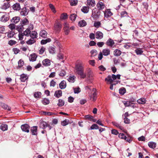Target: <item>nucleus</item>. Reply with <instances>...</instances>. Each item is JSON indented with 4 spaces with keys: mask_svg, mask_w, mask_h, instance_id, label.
I'll return each mask as SVG.
<instances>
[{
    "mask_svg": "<svg viewBox=\"0 0 158 158\" xmlns=\"http://www.w3.org/2000/svg\"><path fill=\"white\" fill-rule=\"evenodd\" d=\"M92 56H95L97 54V51L96 50H93L90 52Z\"/></svg>",
    "mask_w": 158,
    "mask_h": 158,
    "instance_id": "obj_60",
    "label": "nucleus"
},
{
    "mask_svg": "<svg viewBox=\"0 0 158 158\" xmlns=\"http://www.w3.org/2000/svg\"><path fill=\"white\" fill-rule=\"evenodd\" d=\"M101 25V22L99 21H95L94 22V26L96 28H98Z\"/></svg>",
    "mask_w": 158,
    "mask_h": 158,
    "instance_id": "obj_49",
    "label": "nucleus"
},
{
    "mask_svg": "<svg viewBox=\"0 0 158 158\" xmlns=\"http://www.w3.org/2000/svg\"><path fill=\"white\" fill-rule=\"evenodd\" d=\"M10 6V4L9 2H6L3 3L0 7V8L4 10H6L8 9Z\"/></svg>",
    "mask_w": 158,
    "mask_h": 158,
    "instance_id": "obj_10",
    "label": "nucleus"
},
{
    "mask_svg": "<svg viewBox=\"0 0 158 158\" xmlns=\"http://www.w3.org/2000/svg\"><path fill=\"white\" fill-rule=\"evenodd\" d=\"M121 54V51L118 49H116L114 52V55L115 56H119Z\"/></svg>",
    "mask_w": 158,
    "mask_h": 158,
    "instance_id": "obj_37",
    "label": "nucleus"
},
{
    "mask_svg": "<svg viewBox=\"0 0 158 158\" xmlns=\"http://www.w3.org/2000/svg\"><path fill=\"white\" fill-rule=\"evenodd\" d=\"M137 102L139 104H143L146 103V100L144 98H141L138 100Z\"/></svg>",
    "mask_w": 158,
    "mask_h": 158,
    "instance_id": "obj_33",
    "label": "nucleus"
},
{
    "mask_svg": "<svg viewBox=\"0 0 158 158\" xmlns=\"http://www.w3.org/2000/svg\"><path fill=\"white\" fill-rule=\"evenodd\" d=\"M37 56L35 53L31 54L29 56V60L30 61H34L36 60Z\"/></svg>",
    "mask_w": 158,
    "mask_h": 158,
    "instance_id": "obj_21",
    "label": "nucleus"
},
{
    "mask_svg": "<svg viewBox=\"0 0 158 158\" xmlns=\"http://www.w3.org/2000/svg\"><path fill=\"white\" fill-rule=\"evenodd\" d=\"M70 123V122L69 120L65 119L61 122V124L62 126H66Z\"/></svg>",
    "mask_w": 158,
    "mask_h": 158,
    "instance_id": "obj_38",
    "label": "nucleus"
},
{
    "mask_svg": "<svg viewBox=\"0 0 158 158\" xmlns=\"http://www.w3.org/2000/svg\"><path fill=\"white\" fill-rule=\"evenodd\" d=\"M0 129L3 131H5L8 129V126L6 124H2L0 126Z\"/></svg>",
    "mask_w": 158,
    "mask_h": 158,
    "instance_id": "obj_41",
    "label": "nucleus"
},
{
    "mask_svg": "<svg viewBox=\"0 0 158 158\" xmlns=\"http://www.w3.org/2000/svg\"><path fill=\"white\" fill-rule=\"evenodd\" d=\"M16 43V42L15 40H9L8 42V44L10 46H12L13 45H15Z\"/></svg>",
    "mask_w": 158,
    "mask_h": 158,
    "instance_id": "obj_56",
    "label": "nucleus"
},
{
    "mask_svg": "<svg viewBox=\"0 0 158 158\" xmlns=\"http://www.w3.org/2000/svg\"><path fill=\"white\" fill-rule=\"evenodd\" d=\"M49 52L52 54H55L56 53L55 48L54 47L49 46L48 48Z\"/></svg>",
    "mask_w": 158,
    "mask_h": 158,
    "instance_id": "obj_25",
    "label": "nucleus"
},
{
    "mask_svg": "<svg viewBox=\"0 0 158 158\" xmlns=\"http://www.w3.org/2000/svg\"><path fill=\"white\" fill-rule=\"evenodd\" d=\"M120 15L122 17H124L127 15V13L125 11H124L121 12Z\"/></svg>",
    "mask_w": 158,
    "mask_h": 158,
    "instance_id": "obj_62",
    "label": "nucleus"
},
{
    "mask_svg": "<svg viewBox=\"0 0 158 158\" xmlns=\"http://www.w3.org/2000/svg\"><path fill=\"white\" fill-rule=\"evenodd\" d=\"M13 9L15 10H19L21 9L20 4L18 3H16L14 4L12 6Z\"/></svg>",
    "mask_w": 158,
    "mask_h": 158,
    "instance_id": "obj_15",
    "label": "nucleus"
},
{
    "mask_svg": "<svg viewBox=\"0 0 158 158\" xmlns=\"http://www.w3.org/2000/svg\"><path fill=\"white\" fill-rule=\"evenodd\" d=\"M149 147L152 148H154L156 146V143L153 142H150L148 143Z\"/></svg>",
    "mask_w": 158,
    "mask_h": 158,
    "instance_id": "obj_35",
    "label": "nucleus"
},
{
    "mask_svg": "<svg viewBox=\"0 0 158 158\" xmlns=\"http://www.w3.org/2000/svg\"><path fill=\"white\" fill-rule=\"evenodd\" d=\"M135 52L137 55H140L142 54L143 51L141 49L137 48L135 50Z\"/></svg>",
    "mask_w": 158,
    "mask_h": 158,
    "instance_id": "obj_45",
    "label": "nucleus"
},
{
    "mask_svg": "<svg viewBox=\"0 0 158 158\" xmlns=\"http://www.w3.org/2000/svg\"><path fill=\"white\" fill-rule=\"evenodd\" d=\"M96 38L98 39H102L103 36V33L100 31H97L95 34Z\"/></svg>",
    "mask_w": 158,
    "mask_h": 158,
    "instance_id": "obj_12",
    "label": "nucleus"
},
{
    "mask_svg": "<svg viewBox=\"0 0 158 158\" xmlns=\"http://www.w3.org/2000/svg\"><path fill=\"white\" fill-rule=\"evenodd\" d=\"M47 32L45 30L41 31L40 33V36L43 38H45L47 37Z\"/></svg>",
    "mask_w": 158,
    "mask_h": 158,
    "instance_id": "obj_30",
    "label": "nucleus"
},
{
    "mask_svg": "<svg viewBox=\"0 0 158 158\" xmlns=\"http://www.w3.org/2000/svg\"><path fill=\"white\" fill-rule=\"evenodd\" d=\"M95 34L92 33H91L89 34V37L91 40H93L95 39Z\"/></svg>",
    "mask_w": 158,
    "mask_h": 158,
    "instance_id": "obj_64",
    "label": "nucleus"
},
{
    "mask_svg": "<svg viewBox=\"0 0 158 158\" xmlns=\"http://www.w3.org/2000/svg\"><path fill=\"white\" fill-rule=\"evenodd\" d=\"M0 106H1L4 109L7 110H10V108L6 104L2 102H0Z\"/></svg>",
    "mask_w": 158,
    "mask_h": 158,
    "instance_id": "obj_26",
    "label": "nucleus"
},
{
    "mask_svg": "<svg viewBox=\"0 0 158 158\" xmlns=\"http://www.w3.org/2000/svg\"><path fill=\"white\" fill-rule=\"evenodd\" d=\"M87 5L89 7H93L95 5V2L94 0H87Z\"/></svg>",
    "mask_w": 158,
    "mask_h": 158,
    "instance_id": "obj_9",
    "label": "nucleus"
},
{
    "mask_svg": "<svg viewBox=\"0 0 158 158\" xmlns=\"http://www.w3.org/2000/svg\"><path fill=\"white\" fill-rule=\"evenodd\" d=\"M37 127L33 126L31 128V131L33 135H36L37 133Z\"/></svg>",
    "mask_w": 158,
    "mask_h": 158,
    "instance_id": "obj_14",
    "label": "nucleus"
},
{
    "mask_svg": "<svg viewBox=\"0 0 158 158\" xmlns=\"http://www.w3.org/2000/svg\"><path fill=\"white\" fill-rule=\"evenodd\" d=\"M49 6L50 8H51V10L52 11L53 13H55L56 12V11L55 10V8L53 5L51 4H50L49 5Z\"/></svg>",
    "mask_w": 158,
    "mask_h": 158,
    "instance_id": "obj_55",
    "label": "nucleus"
},
{
    "mask_svg": "<svg viewBox=\"0 0 158 158\" xmlns=\"http://www.w3.org/2000/svg\"><path fill=\"white\" fill-rule=\"evenodd\" d=\"M62 28V24L61 22L56 21L55 22L54 26V30L57 33H59Z\"/></svg>",
    "mask_w": 158,
    "mask_h": 158,
    "instance_id": "obj_4",
    "label": "nucleus"
},
{
    "mask_svg": "<svg viewBox=\"0 0 158 158\" xmlns=\"http://www.w3.org/2000/svg\"><path fill=\"white\" fill-rule=\"evenodd\" d=\"M66 74V72L64 70H61L60 73L59 74V75L60 76L63 77Z\"/></svg>",
    "mask_w": 158,
    "mask_h": 158,
    "instance_id": "obj_59",
    "label": "nucleus"
},
{
    "mask_svg": "<svg viewBox=\"0 0 158 158\" xmlns=\"http://www.w3.org/2000/svg\"><path fill=\"white\" fill-rule=\"evenodd\" d=\"M89 7L88 6H83L81 9V11L85 14L87 13L89 11Z\"/></svg>",
    "mask_w": 158,
    "mask_h": 158,
    "instance_id": "obj_28",
    "label": "nucleus"
},
{
    "mask_svg": "<svg viewBox=\"0 0 158 158\" xmlns=\"http://www.w3.org/2000/svg\"><path fill=\"white\" fill-rule=\"evenodd\" d=\"M99 128V127L96 124H93L90 127V128H89V130H94V129H98Z\"/></svg>",
    "mask_w": 158,
    "mask_h": 158,
    "instance_id": "obj_44",
    "label": "nucleus"
},
{
    "mask_svg": "<svg viewBox=\"0 0 158 158\" xmlns=\"http://www.w3.org/2000/svg\"><path fill=\"white\" fill-rule=\"evenodd\" d=\"M68 18V15L66 13H63L60 16V19L61 20H65Z\"/></svg>",
    "mask_w": 158,
    "mask_h": 158,
    "instance_id": "obj_42",
    "label": "nucleus"
},
{
    "mask_svg": "<svg viewBox=\"0 0 158 158\" xmlns=\"http://www.w3.org/2000/svg\"><path fill=\"white\" fill-rule=\"evenodd\" d=\"M48 126L46 123L44 121H41L40 123L39 127L42 129H45Z\"/></svg>",
    "mask_w": 158,
    "mask_h": 158,
    "instance_id": "obj_22",
    "label": "nucleus"
},
{
    "mask_svg": "<svg viewBox=\"0 0 158 158\" xmlns=\"http://www.w3.org/2000/svg\"><path fill=\"white\" fill-rule=\"evenodd\" d=\"M28 79V77L27 75L23 74L21 75L20 79L22 82H25Z\"/></svg>",
    "mask_w": 158,
    "mask_h": 158,
    "instance_id": "obj_23",
    "label": "nucleus"
},
{
    "mask_svg": "<svg viewBox=\"0 0 158 158\" xmlns=\"http://www.w3.org/2000/svg\"><path fill=\"white\" fill-rule=\"evenodd\" d=\"M105 81H107V84H112L114 81L111 75H108V77L105 78Z\"/></svg>",
    "mask_w": 158,
    "mask_h": 158,
    "instance_id": "obj_18",
    "label": "nucleus"
},
{
    "mask_svg": "<svg viewBox=\"0 0 158 158\" xmlns=\"http://www.w3.org/2000/svg\"><path fill=\"white\" fill-rule=\"evenodd\" d=\"M96 6L98 10H103L105 7V6L104 3L101 2H99L97 3Z\"/></svg>",
    "mask_w": 158,
    "mask_h": 158,
    "instance_id": "obj_8",
    "label": "nucleus"
},
{
    "mask_svg": "<svg viewBox=\"0 0 158 158\" xmlns=\"http://www.w3.org/2000/svg\"><path fill=\"white\" fill-rule=\"evenodd\" d=\"M42 114L46 115L48 116H50L53 114H55V113H52L50 112H47V111H43L42 112Z\"/></svg>",
    "mask_w": 158,
    "mask_h": 158,
    "instance_id": "obj_50",
    "label": "nucleus"
},
{
    "mask_svg": "<svg viewBox=\"0 0 158 158\" xmlns=\"http://www.w3.org/2000/svg\"><path fill=\"white\" fill-rule=\"evenodd\" d=\"M41 93L40 92H35L34 94V96L35 98H38L41 97Z\"/></svg>",
    "mask_w": 158,
    "mask_h": 158,
    "instance_id": "obj_51",
    "label": "nucleus"
},
{
    "mask_svg": "<svg viewBox=\"0 0 158 158\" xmlns=\"http://www.w3.org/2000/svg\"><path fill=\"white\" fill-rule=\"evenodd\" d=\"M57 58L59 60L63 59L64 58V56L61 53H59L57 55Z\"/></svg>",
    "mask_w": 158,
    "mask_h": 158,
    "instance_id": "obj_63",
    "label": "nucleus"
},
{
    "mask_svg": "<svg viewBox=\"0 0 158 158\" xmlns=\"http://www.w3.org/2000/svg\"><path fill=\"white\" fill-rule=\"evenodd\" d=\"M1 15L0 20L2 22L5 23L9 20V14L6 12H2L1 13Z\"/></svg>",
    "mask_w": 158,
    "mask_h": 158,
    "instance_id": "obj_3",
    "label": "nucleus"
},
{
    "mask_svg": "<svg viewBox=\"0 0 158 158\" xmlns=\"http://www.w3.org/2000/svg\"><path fill=\"white\" fill-rule=\"evenodd\" d=\"M60 88L61 89H64L65 88L66 86V83L65 81H62L59 84Z\"/></svg>",
    "mask_w": 158,
    "mask_h": 158,
    "instance_id": "obj_20",
    "label": "nucleus"
},
{
    "mask_svg": "<svg viewBox=\"0 0 158 158\" xmlns=\"http://www.w3.org/2000/svg\"><path fill=\"white\" fill-rule=\"evenodd\" d=\"M87 24L86 22L84 20H81L78 22V25L80 27L85 26Z\"/></svg>",
    "mask_w": 158,
    "mask_h": 158,
    "instance_id": "obj_34",
    "label": "nucleus"
},
{
    "mask_svg": "<svg viewBox=\"0 0 158 158\" xmlns=\"http://www.w3.org/2000/svg\"><path fill=\"white\" fill-rule=\"evenodd\" d=\"M77 3V0H71L70 2V4L71 6H76Z\"/></svg>",
    "mask_w": 158,
    "mask_h": 158,
    "instance_id": "obj_52",
    "label": "nucleus"
},
{
    "mask_svg": "<svg viewBox=\"0 0 158 158\" xmlns=\"http://www.w3.org/2000/svg\"><path fill=\"white\" fill-rule=\"evenodd\" d=\"M42 102L43 104L45 105H47L49 103V101L48 99L46 98L44 99Z\"/></svg>",
    "mask_w": 158,
    "mask_h": 158,
    "instance_id": "obj_58",
    "label": "nucleus"
},
{
    "mask_svg": "<svg viewBox=\"0 0 158 158\" xmlns=\"http://www.w3.org/2000/svg\"><path fill=\"white\" fill-rule=\"evenodd\" d=\"M90 99L92 101H95L97 98V93L94 92L92 94L89 96Z\"/></svg>",
    "mask_w": 158,
    "mask_h": 158,
    "instance_id": "obj_32",
    "label": "nucleus"
},
{
    "mask_svg": "<svg viewBox=\"0 0 158 158\" xmlns=\"http://www.w3.org/2000/svg\"><path fill=\"white\" fill-rule=\"evenodd\" d=\"M106 44L109 47H112L115 43L113 40L110 38L106 41Z\"/></svg>",
    "mask_w": 158,
    "mask_h": 158,
    "instance_id": "obj_11",
    "label": "nucleus"
},
{
    "mask_svg": "<svg viewBox=\"0 0 158 158\" xmlns=\"http://www.w3.org/2000/svg\"><path fill=\"white\" fill-rule=\"evenodd\" d=\"M62 95V91L60 90H59L56 91L54 94V96L58 98L61 96Z\"/></svg>",
    "mask_w": 158,
    "mask_h": 158,
    "instance_id": "obj_31",
    "label": "nucleus"
},
{
    "mask_svg": "<svg viewBox=\"0 0 158 158\" xmlns=\"http://www.w3.org/2000/svg\"><path fill=\"white\" fill-rule=\"evenodd\" d=\"M18 67H21L24 64V61L21 60H20L18 62Z\"/></svg>",
    "mask_w": 158,
    "mask_h": 158,
    "instance_id": "obj_57",
    "label": "nucleus"
},
{
    "mask_svg": "<svg viewBox=\"0 0 158 158\" xmlns=\"http://www.w3.org/2000/svg\"><path fill=\"white\" fill-rule=\"evenodd\" d=\"M20 23L21 25L23 27L24 26L28 25L29 21L26 18H25L21 20Z\"/></svg>",
    "mask_w": 158,
    "mask_h": 158,
    "instance_id": "obj_27",
    "label": "nucleus"
},
{
    "mask_svg": "<svg viewBox=\"0 0 158 158\" xmlns=\"http://www.w3.org/2000/svg\"><path fill=\"white\" fill-rule=\"evenodd\" d=\"M23 29L24 27L21 25L17 26L16 28V29L18 31L19 33L22 32Z\"/></svg>",
    "mask_w": 158,
    "mask_h": 158,
    "instance_id": "obj_39",
    "label": "nucleus"
},
{
    "mask_svg": "<svg viewBox=\"0 0 158 158\" xmlns=\"http://www.w3.org/2000/svg\"><path fill=\"white\" fill-rule=\"evenodd\" d=\"M101 12L99 10L96 11L95 10H92L91 16L94 19H97L99 18Z\"/></svg>",
    "mask_w": 158,
    "mask_h": 158,
    "instance_id": "obj_6",
    "label": "nucleus"
},
{
    "mask_svg": "<svg viewBox=\"0 0 158 158\" xmlns=\"http://www.w3.org/2000/svg\"><path fill=\"white\" fill-rule=\"evenodd\" d=\"M103 12L104 13V18H108L111 17L113 15L112 13L110 11V9H106L103 11Z\"/></svg>",
    "mask_w": 158,
    "mask_h": 158,
    "instance_id": "obj_5",
    "label": "nucleus"
},
{
    "mask_svg": "<svg viewBox=\"0 0 158 158\" xmlns=\"http://www.w3.org/2000/svg\"><path fill=\"white\" fill-rule=\"evenodd\" d=\"M126 89L125 88H121L119 89V93L122 95H123L126 92Z\"/></svg>",
    "mask_w": 158,
    "mask_h": 158,
    "instance_id": "obj_53",
    "label": "nucleus"
},
{
    "mask_svg": "<svg viewBox=\"0 0 158 158\" xmlns=\"http://www.w3.org/2000/svg\"><path fill=\"white\" fill-rule=\"evenodd\" d=\"M20 18L18 16L13 17L11 20V22L14 24H16L19 21Z\"/></svg>",
    "mask_w": 158,
    "mask_h": 158,
    "instance_id": "obj_19",
    "label": "nucleus"
},
{
    "mask_svg": "<svg viewBox=\"0 0 158 158\" xmlns=\"http://www.w3.org/2000/svg\"><path fill=\"white\" fill-rule=\"evenodd\" d=\"M21 128L23 131L28 133L29 131V126L27 124L22 125L21 127Z\"/></svg>",
    "mask_w": 158,
    "mask_h": 158,
    "instance_id": "obj_7",
    "label": "nucleus"
},
{
    "mask_svg": "<svg viewBox=\"0 0 158 158\" xmlns=\"http://www.w3.org/2000/svg\"><path fill=\"white\" fill-rule=\"evenodd\" d=\"M59 102L57 104L58 106H61L64 105V102L62 99H59L58 100Z\"/></svg>",
    "mask_w": 158,
    "mask_h": 158,
    "instance_id": "obj_48",
    "label": "nucleus"
},
{
    "mask_svg": "<svg viewBox=\"0 0 158 158\" xmlns=\"http://www.w3.org/2000/svg\"><path fill=\"white\" fill-rule=\"evenodd\" d=\"M30 36L32 39H34L37 37V33L35 31H33L31 32Z\"/></svg>",
    "mask_w": 158,
    "mask_h": 158,
    "instance_id": "obj_24",
    "label": "nucleus"
},
{
    "mask_svg": "<svg viewBox=\"0 0 158 158\" xmlns=\"http://www.w3.org/2000/svg\"><path fill=\"white\" fill-rule=\"evenodd\" d=\"M35 41L34 39H30L28 40L26 42V43L28 45H31L35 43Z\"/></svg>",
    "mask_w": 158,
    "mask_h": 158,
    "instance_id": "obj_47",
    "label": "nucleus"
},
{
    "mask_svg": "<svg viewBox=\"0 0 158 158\" xmlns=\"http://www.w3.org/2000/svg\"><path fill=\"white\" fill-rule=\"evenodd\" d=\"M8 27L11 30H14L15 29V25L14 24H10L9 26Z\"/></svg>",
    "mask_w": 158,
    "mask_h": 158,
    "instance_id": "obj_61",
    "label": "nucleus"
},
{
    "mask_svg": "<svg viewBox=\"0 0 158 158\" xmlns=\"http://www.w3.org/2000/svg\"><path fill=\"white\" fill-rule=\"evenodd\" d=\"M119 137L122 139H125V140H126V139L127 138V137L126 136V135H125L123 133H120L119 134Z\"/></svg>",
    "mask_w": 158,
    "mask_h": 158,
    "instance_id": "obj_54",
    "label": "nucleus"
},
{
    "mask_svg": "<svg viewBox=\"0 0 158 158\" xmlns=\"http://www.w3.org/2000/svg\"><path fill=\"white\" fill-rule=\"evenodd\" d=\"M102 53L104 56H107L110 54V50L108 48H105L102 51Z\"/></svg>",
    "mask_w": 158,
    "mask_h": 158,
    "instance_id": "obj_17",
    "label": "nucleus"
},
{
    "mask_svg": "<svg viewBox=\"0 0 158 158\" xmlns=\"http://www.w3.org/2000/svg\"><path fill=\"white\" fill-rule=\"evenodd\" d=\"M33 28V26L32 24H30L28 27L23 32H20L18 34L19 40H23L25 36L28 37L30 36L31 30Z\"/></svg>",
    "mask_w": 158,
    "mask_h": 158,
    "instance_id": "obj_2",
    "label": "nucleus"
},
{
    "mask_svg": "<svg viewBox=\"0 0 158 158\" xmlns=\"http://www.w3.org/2000/svg\"><path fill=\"white\" fill-rule=\"evenodd\" d=\"M76 78V77L74 75L70 76L68 77L67 80L69 82L73 83L75 81Z\"/></svg>",
    "mask_w": 158,
    "mask_h": 158,
    "instance_id": "obj_29",
    "label": "nucleus"
},
{
    "mask_svg": "<svg viewBox=\"0 0 158 158\" xmlns=\"http://www.w3.org/2000/svg\"><path fill=\"white\" fill-rule=\"evenodd\" d=\"M77 15L75 14H71L70 16V19L72 21H74L77 17Z\"/></svg>",
    "mask_w": 158,
    "mask_h": 158,
    "instance_id": "obj_46",
    "label": "nucleus"
},
{
    "mask_svg": "<svg viewBox=\"0 0 158 158\" xmlns=\"http://www.w3.org/2000/svg\"><path fill=\"white\" fill-rule=\"evenodd\" d=\"M28 10L26 8H24L21 9L20 14L22 16H25L28 14Z\"/></svg>",
    "mask_w": 158,
    "mask_h": 158,
    "instance_id": "obj_16",
    "label": "nucleus"
},
{
    "mask_svg": "<svg viewBox=\"0 0 158 158\" xmlns=\"http://www.w3.org/2000/svg\"><path fill=\"white\" fill-rule=\"evenodd\" d=\"M73 89L75 94H78L81 91V89L78 86H77L75 88H73Z\"/></svg>",
    "mask_w": 158,
    "mask_h": 158,
    "instance_id": "obj_43",
    "label": "nucleus"
},
{
    "mask_svg": "<svg viewBox=\"0 0 158 158\" xmlns=\"http://www.w3.org/2000/svg\"><path fill=\"white\" fill-rule=\"evenodd\" d=\"M42 64L45 66H49L51 64L50 60L48 59H46L43 61Z\"/></svg>",
    "mask_w": 158,
    "mask_h": 158,
    "instance_id": "obj_13",
    "label": "nucleus"
},
{
    "mask_svg": "<svg viewBox=\"0 0 158 158\" xmlns=\"http://www.w3.org/2000/svg\"><path fill=\"white\" fill-rule=\"evenodd\" d=\"M112 123L113 125L116 126L117 127L119 128L121 130H123V127L120 126V124L115 122H113Z\"/></svg>",
    "mask_w": 158,
    "mask_h": 158,
    "instance_id": "obj_40",
    "label": "nucleus"
},
{
    "mask_svg": "<svg viewBox=\"0 0 158 158\" xmlns=\"http://www.w3.org/2000/svg\"><path fill=\"white\" fill-rule=\"evenodd\" d=\"M6 33L7 34V36L8 38H11L13 37L15 35V33L12 31H9Z\"/></svg>",
    "mask_w": 158,
    "mask_h": 158,
    "instance_id": "obj_36",
    "label": "nucleus"
},
{
    "mask_svg": "<svg viewBox=\"0 0 158 158\" xmlns=\"http://www.w3.org/2000/svg\"><path fill=\"white\" fill-rule=\"evenodd\" d=\"M75 72L79 75L80 78L84 79L87 76L86 81L89 83H92L94 77V73L90 68H87V74L84 72V67L83 63L81 61L77 62L75 64Z\"/></svg>",
    "mask_w": 158,
    "mask_h": 158,
    "instance_id": "obj_1",
    "label": "nucleus"
}]
</instances>
